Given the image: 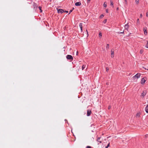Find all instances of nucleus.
Returning a JSON list of instances; mask_svg holds the SVG:
<instances>
[{
    "label": "nucleus",
    "instance_id": "1",
    "mask_svg": "<svg viewBox=\"0 0 148 148\" xmlns=\"http://www.w3.org/2000/svg\"><path fill=\"white\" fill-rule=\"evenodd\" d=\"M140 75L141 74L140 73H138L133 77V79H138L140 77Z\"/></svg>",
    "mask_w": 148,
    "mask_h": 148
},
{
    "label": "nucleus",
    "instance_id": "2",
    "mask_svg": "<svg viewBox=\"0 0 148 148\" xmlns=\"http://www.w3.org/2000/svg\"><path fill=\"white\" fill-rule=\"evenodd\" d=\"M147 92L146 91H143L140 97L142 98H143L146 95Z\"/></svg>",
    "mask_w": 148,
    "mask_h": 148
},
{
    "label": "nucleus",
    "instance_id": "3",
    "mask_svg": "<svg viewBox=\"0 0 148 148\" xmlns=\"http://www.w3.org/2000/svg\"><path fill=\"white\" fill-rule=\"evenodd\" d=\"M66 58L68 60H73V58L72 57V56L70 55H67L66 56Z\"/></svg>",
    "mask_w": 148,
    "mask_h": 148
},
{
    "label": "nucleus",
    "instance_id": "4",
    "mask_svg": "<svg viewBox=\"0 0 148 148\" xmlns=\"http://www.w3.org/2000/svg\"><path fill=\"white\" fill-rule=\"evenodd\" d=\"M146 79V77H144L141 80V84H144L145 82Z\"/></svg>",
    "mask_w": 148,
    "mask_h": 148
},
{
    "label": "nucleus",
    "instance_id": "5",
    "mask_svg": "<svg viewBox=\"0 0 148 148\" xmlns=\"http://www.w3.org/2000/svg\"><path fill=\"white\" fill-rule=\"evenodd\" d=\"M111 57L112 58H113L114 56V49H111Z\"/></svg>",
    "mask_w": 148,
    "mask_h": 148
},
{
    "label": "nucleus",
    "instance_id": "6",
    "mask_svg": "<svg viewBox=\"0 0 148 148\" xmlns=\"http://www.w3.org/2000/svg\"><path fill=\"white\" fill-rule=\"evenodd\" d=\"M57 11H58V13H62L63 12H64V10L61 9H57Z\"/></svg>",
    "mask_w": 148,
    "mask_h": 148
},
{
    "label": "nucleus",
    "instance_id": "7",
    "mask_svg": "<svg viewBox=\"0 0 148 148\" xmlns=\"http://www.w3.org/2000/svg\"><path fill=\"white\" fill-rule=\"evenodd\" d=\"M143 31L144 32V33L145 35H147V28L145 27V28H144L143 29Z\"/></svg>",
    "mask_w": 148,
    "mask_h": 148
},
{
    "label": "nucleus",
    "instance_id": "8",
    "mask_svg": "<svg viewBox=\"0 0 148 148\" xmlns=\"http://www.w3.org/2000/svg\"><path fill=\"white\" fill-rule=\"evenodd\" d=\"M91 111L90 110H88L87 114V116H89L91 114Z\"/></svg>",
    "mask_w": 148,
    "mask_h": 148
},
{
    "label": "nucleus",
    "instance_id": "9",
    "mask_svg": "<svg viewBox=\"0 0 148 148\" xmlns=\"http://www.w3.org/2000/svg\"><path fill=\"white\" fill-rule=\"evenodd\" d=\"M129 26V25H128V23L126 24L125 25V29L128 31V30Z\"/></svg>",
    "mask_w": 148,
    "mask_h": 148
},
{
    "label": "nucleus",
    "instance_id": "10",
    "mask_svg": "<svg viewBox=\"0 0 148 148\" xmlns=\"http://www.w3.org/2000/svg\"><path fill=\"white\" fill-rule=\"evenodd\" d=\"M75 4L76 6H79L81 5V3L80 2H76Z\"/></svg>",
    "mask_w": 148,
    "mask_h": 148
},
{
    "label": "nucleus",
    "instance_id": "11",
    "mask_svg": "<svg viewBox=\"0 0 148 148\" xmlns=\"http://www.w3.org/2000/svg\"><path fill=\"white\" fill-rule=\"evenodd\" d=\"M79 26L80 27L81 30L82 32V23H80L79 25Z\"/></svg>",
    "mask_w": 148,
    "mask_h": 148
},
{
    "label": "nucleus",
    "instance_id": "12",
    "mask_svg": "<svg viewBox=\"0 0 148 148\" xmlns=\"http://www.w3.org/2000/svg\"><path fill=\"white\" fill-rule=\"evenodd\" d=\"M101 137H98L97 138V141L98 142H99L100 143H101V140H100Z\"/></svg>",
    "mask_w": 148,
    "mask_h": 148
},
{
    "label": "nucleus",
    "instance_id": "13",
    "mask_svg": "<svg viewBox=\"0 0 148 148\" xmlns=\"http://www.w3.org/2000/svg\"><path fill=\"white\" fill-rule=\"evenodd\" d=\"M145 111L147 113H148V105L146 106L145 108Z\"/></svg>",
    "mask_w": 148,
    "mask_h": 148
},
{
    "label": "nucleus",
    "instance_id": "14",
    "mask_svg": "<svg viewBox=\"0 0 148 148\" xmlns=\"http://www.w3.org/2000/svg\"><path fill=\"white\" fill-rule=\"evenodd\" d=\"M140 113H137L136 115V117H138L140 116Z\"/></svg>",
    "mask_w": 148,
    "mask_h": 148
},
{
    "label": "nucleus",
    "instance_id": "15",
    "mask_svg": "<svg viewBox=\"0 0 148 148\" xmlns=\"http://www.w3.org/2000/svg\"><path fill=\"white\" fill-rule=\"evenodd\" d=\"M85 67H86V65H83L82 66V70H84Z\"/></svg>",
    "mask_w": 148,
    "mask_h": 148
},
{
    "label": "nucleus",
    "instance_id": "16",
    "mask_svg": "<svg viewBox=\"0 0 148 148\" xmlns=\"http://www.w3.org/2000/svg\"><path fill=\"white\" fill-rule=\"evenodd\" d=\"M110 5H111L112 6H113V7H114L113 3L112 1V0H110Z\"/></svg>",
    "mask_w": 148,
    "mask_h": 148
},
{
    "label": "nucleus",
    "instance_id": "17",
    "mask_svg": "<svg viewBox=\"0 0 148 148\" xmlns=\"http://www.w3.org/2000/svg\"><path fill=\"white\" fill-rule=\"evenodd\" d=\"M140 21L139 19H138L137 21V25H139V24Z\"/></svg>",
    "mask_w": 148,
    "mask_h": 148
},
{
    "label": "nucleus",
    "instance_id": "18",
    "mask_svg": "<svg viewBox=\"0 0 148 148\" xmlns=\"http://www.w3.org/2000/svg\"><path fill=\"white\" fill-rule=\"evenodd\" d=\"M102 36V34L101 33H99V37L101 38Z\"/></svg>",
    "mask_w": 148,
    "mask_h": 148
},
{
    "label": "nucleus",
    "instance_id": "19",
    "mask_svg": "<svg viewBox=\"0 0 148 148\" xmlns=\"http://www.w3.org/2000/svg\"><path fill=\"white\" fill-rule=\"evenodd\" d=\"M106 48L107 49H108L109 48V44H107L106 46Z\"/></svg>",
    "mask_w": 148,
    "mask_h": 148
},
{
    "label": "nucleus",
    "instance_id": "20",
    "mask_svg": "<svg viewBox=\"0 0 148 148\" xmlns=\"http://www.w3.org/2000/svg\"><path fill=\"white\" fill-rule=\"evenodd\" d=\"M125 1V5H127V0H124Z\"/></svg>",
    "mask_w": 148,
    "mask_h": 148
},
{
    "label": "nucleus",
    "instance_id": "21",
    "mask_svg": "<svg viewBox=\"0 0 148 148\" xmlns=\"http://www.w3.org/2000/svg\"><path fill=\"white\" fill-rule=\"evenodd\" d=\"M38 8L40 10V12H42V11L41 10V7L40 6H39L38 7Z\"/></svg>",
    "mask_w": 148,
    "mask_h": 148
},
{
    "label": "nucleus",
    "instance_id": "22",
    "mask_svg": "<svg viewBox=\"0 0 148 148\" xmlns=\"http://www.w3.org/2000/svg\"><path fill=\"white\" fill-rule=\"evenodd\" d=\"M139 0H135V2H136V3L138 4L139 3Z\"/></svg>",
    "mask_w": 148,
    "mask_h": 148
},
{
    "label": "nucleus",
    "instance_id": "23",
    "mask_svg": "<svg viewBox=\"0 0 148 148\" xmlns=\"http://www.w3.org/2000/svg\"><path fill=\"white\" fill-rule=\"evenodd\" d=\"M103 5L104 7L106 8L107 7V5L105 3V2L104 3Z\"/></svg>",
    "mask_w": 148,
    "mask_h": 148
},
{
    "label": "nucleus",
    "instance_id": "24",
    "mask_svg": "<svg viewBox=\"0 0 148 148\" xmlns=\"http://www.w3.org/2000/svg\"><path fill=\"white\" fill-rule=\"evenodd\" d=\"M143 52V49H141L140 51V54H142Z\"/></svg>",
    "mask_w": 148,
    "mask_h": 148
},
{
    "label": "nucleus",
    "instance_id": "25",
    "mask_svg": "<svg viewBox=\"0 0 148 148\" xmlns=\"http://www.w3.org/2000/svg\"><path fill=\"white\" fill-rule=\"evenodd\" d=\"M145 47L148 48V41L147 42V44L145 46Z\"/></svg>",
    "mask_w": 148,
    "mask_h": 148
},
{
    "label": "nucleus",
    "instance_id": "26",
    "mask_svg": "<svg viewBox=\"0 0 148 148\" xmlns=\"http://www.w3.org/2000/svg\"><path fill=\"white\" fill-rule=\"evenodd\" d=\"M118 33L119 34H120L121 33L122 34H124V31H123L122 32H118Z\"/></svg>",
    "mask_w": 148,
    "mask_h": 148
},
{
    "label": "nucleus",
    "instance_id": "27",
    "mask_svg": "<svg viewBox=\"0 0 148 148\" xmlns=\"http://www.w3.org/2000/svg\"><path fill=\"white\" fill-rule=\"evenodd\" d=\"M106 21H107V20H106V19H105V20L103 21V22L104 23H106Z\"/></svg>",
    "mask_w": 148,
    "mask_h": 148
},
{
    "label": "nucleus",
    "instance_id": "28",
    "mask_svg": "<svg viewBox=\"0 0 148 148\" xmlns=\"http://www.w3.org/2000/svg\"><path fill=\"white\" fill-rule=\"evenodd\" d=\"M109 145H110V143H109L107 145V146L106 147V148H108L109 146Z\"/></svg>",
    "mask_w": 148,
    "mask_h": 148
},
{
    "label": "nucleus",
    "instance_id": "29",
    "mask_svg": "<svg viewBox=\"0 0 148 148\" xmlns=\"http://www.w3.org/2000/svg\"><path fill=\"white\" fill-rule=\"evenodd\" d=\"M103 17V14H101L100 16V17L101 18H102V17Z\"/></svg>",
    "mask_w": 148,
    "mask_h": 148
},
{
    "label": "nucleus",
    "instance_id": "30",
    "mask_svg": "<svg viewBox=\"0 0 148 148\" xmlns=\"http://www.w3.org/2000/svg\"><path fill=\"white\" fill-rule=\"evenodd\" d=\"M74 9V8H73V10H71L70 11H69V14H70L71 12H72L73 11V10Z\"/></svg>",
    "mask_w": 148,
    "mask_h": 148
},
{
    "label": "nucleus",
    "instance_id": "31",
    "mask_svg": "<svg viewBox=\"0 0 148 148\" xmlns=\"http://www.w3.org/2000/svg\"><path fill=\"white\" fill-rule=\"evenodd\" d=\"M106 11L107 13H108V9H106Z\"/></svg>",
    "mask_w": 148,
    "mask_h": 148
},
{
    "label": "nucleus",
    "instance_id": "32",
    "mask_svg": "<svg viewBox=\"0 0 148 148\" xmlns=\"http://www.w3.org/2000/svg\"><path fill=\"white\" fill-rule=\"evenodd\" d=\"M106 69V71H108V70H109V68L108 67H107Z\"/></svg>",
    "mask_w": 148,
    "mask_h": 148
},
{
    "label": "nucleus",
    "instance_id": "33",
    "mask_svg": "<svg viewBox=\"0 0 148 148\" xmlns=\"http://www.w3.org/2000/svg\"><path fill=\"white\" fill-rule=\"evenodd\" d=\"M86 148H91V147L90 146H87L86 147Z\"/></svg>",
    "mask_w": 148,
    "mask_h": 148
},
{
    "label": "nucleus",
    "instance_id": "34",
    "mask_svg": "<svg viewBox=\"0 0 148 148\" xmlns=\"http://www.w3.org/2000/svg\"><path fill=\"white\" fill-rule=\"evenodd\" d=\"M146 16L147 17H148V12H147L146 14Z\"/></svg>",
    "mask_w": 148,
    "mask_h": 148
},
{
    "label": "nucleus",
    "instance_id": "35",
    "mask_svg": "<svg viewBox=\"0 0 148 148\" xmlns=\"http://www.w3.org/2000/svg\"><path fill=\"white\" fill-rule=\"evenodd\" d=\"M142 16H143V15H142V14H140V18H142Z\"/></svg>",
    "mask_w": 148,
    "mask_h": 148
},
{
    "label": "nucleus",
    "instance_id": "36",
    "mask_svg": "<svg viewBox=\"0 0 148 148\" xmlns=\"http://www.w3.org/2000/svg\"><path fill=\"white\" fill-rule=\"evenodd\" d=\"M111 107L110 106H109L108 107V109H110L111 108Z\"/></svg>",
    "mask_w": 148,
    "mask_h": 148
},
{
    "label": "nucleus",
    "instance_id": "37",
    "mask_svg": "<svg viewBox=\"0 0 148 148\" xmlns=\"http://www.w3.org/2000/svg\"><path fill=\"white\" fill-rule=\"evenodd\" d=\"M64 12H66V13H68V11H64Z\"/></svg>",
    "mask_w": 148,
    "mask_h": 148
},
{
    "label": "nucleus",
    "instance_id": "38",
    "mask_svg": "<svg viewBox=\"0 0 148 148\" xmlns=\"http://www.w3.org/2000/svg\"><path fill=\"white\" fill-rule=\"evenodd\" d=\"M91 0H87L88 1L90 2Z\"/></svg>",
    "mask_w": 148,
    "mask_h": 148
},
{
    "label": "nucleus",
    "instance_id": "39",
    "mask_svg": "<svg viewBox=\"0 0 148 148\" xmlns=\"http://www.w3.org/2000/svg\"><path fill=\"white\" fill-rule=\"evenodd\" d=\"M144 69H147L146 68H144ZM147 70H148V69H147Z\"/></svg>",
    "mask_w": 148,
    "mask_h": 148
},
{
    "label": "nucleus",
    "instance_id": "40",
    "mask_svg": "<svg viewBox=\"0 0 148 148\" xmlns=\"http://www.w3.org/2000/svg\"><path fill=\"white\" fill-rule=\"evenodd\" d=\"M117 10H118V8H117Z\"/></svg>",
    "mask_w": 148,
    "mask_h": 148
}]
</instances>
